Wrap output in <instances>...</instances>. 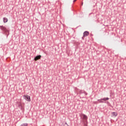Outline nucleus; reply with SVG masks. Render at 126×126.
Returning <instances> with one entry per match:
<instances>
[{
  "instance_id": "5",
  "label": "nucleus",
  "mask_w": 126,
  "mask_h": 126,
  "mask_svg": "<svg viewBox=\"0 0 126 126\" xmlns=\"http://www.w3.org/2000/svg\"><path fill=\"white\" fill-rule=\"evenodd\" d=\"M41 58H42V56H41V55H37L35 57H34V61L35 62H37V61H38L39 60H40Z\"/></svg>"
},
{
  "instance_id": "8",
  "label": "nucleus",
  "mask_w": 126,
  "mask_h": 126,
  "mask_svg": "<svg viewBox=\"0 0 126 126\" xmlns=\"http://www.w3.org/2000/svg\"><path fill=\"white\" fill-rule=\"evenodd\" d=\"M3 22L4 23H6V22H7V21H8V19H7V18H3Z\"/></svg>"
},
{
  "instance_id": "12",
  "label": "nucleus",
  "mask_w": 126,
  "mask_h": 126,
  "mask_svg": "<svg viewBox=\"0 0 126 126\" xmlns=\"http://www.w3.org/2000/svg\"><path fill=\"white\" fill-rule=\"evenodd\" d=\"M94 103V104H97L98 103V102H97V101H95Z\"/></svg>"
},
{
  "instance_id": "1",
  "label": "nucleus",
  "mask_w": 126,
  "mask_h": 126,
  "mask_svg": "<svg viewBox=\"0 0 126 126\" xmlns=\"http://www.w3.org/2000/svg\"><path fill=\"white\" fill-rule=\"evenodd\" d=\"M80 117L82 120L81 122L83 123L84 126H87V120H88V117L84 114H81L80 115Z\"/></svg>"
},
{
  "instance_id": "11",
  "label": "nucleus",
  "mask_w": 126,
  "mask_h": 126,
  "mask_svg": "<svg viewBox=\"0 0 126 126\" xmlns=\"http://www.w3.org/2000/svg\"><path fill=\"white\" fill-rule=\"evenodd\" d=\"M84 94H85V95H88V94L86 92H84Z\"/></svg>"
},
{
  "instance_id": "14",
  "label": "nucleus",
  "mask_w": 126,
  "mask_h": 126,
  "mask_svg": "<svg viewBox=\"0 0 126 126\" xmlns=\"http://www.w3.org/2000/svg\"><path fill=\"white\" fill-rule=\"evenodd\" d=\"M19 106H21V110H22V106L21 105H19Z\"/></svg>"
},
{
  "instance_id": "3",
  "label": "nucleus",
  "mask_w": 126,
  "mask_h": 126,
  "mask_svg": "<svg viewBox=\"0 0 126 126\" xmlns=\"http://www.w3.org/2000/svg\"><path fill=\"white\" fill-rule=\"evenodd\" d=\"M109 97H104L103 98H101L100 99H98L99 103H104V101H107L109 100Z\"/></svg>"
},
{
  "instance_id": "10",
  "label": "nucleus",
  "mask_w": 126,
  "mask_h": 126,
  "mask_svg": "<svg viewBox=\"0 0 126 126\" xmlns=\"http://www.w3.org/2000/svg\"><path fill=\"white\" fill-rule=\"evenodd\" d=\"M20 126H28V124L24 123V124L21 125Z\"/></svg>"
},
{
  "instance_id": "4",
  "label": "nucleus",
  "mask_w": 126,
  "mask_h": 126,
  "mask_svg": "<svg viewBox=\"0 0 126 126\" xmlns=\"http://www.w3.org/2000/svg\"><path fill=\"white\" fill-rule=\"evenodd\" d=\"M24 99H25L26 101H28L29 102H30L31 101V98H30V95H24L23 96Z\"/></svg>"
},
{
  "instance_id": "2",
  "label": "nucleus",
  "mask_w": 126,
  "mask_h": 126,
  "mask_svg": "<svg viewBox=\"0 0 126 126\" xmlns=\"http://www.w3.org/2000/svg\"><path fill=\"white\" fill-rule=\"evenodd\" d=\"M0 29L3 32V34H5V35H9V30L7 29L5 27L3 26H0Z\"/></svg>"
},
{
  "instance_id": "15",
  "label": "nucleus",
  "mask_w": 126,
  "mask_h": 126,
  "mask_svg": "<svg viewBox=\"0 0 126 126\" xmlns=\"http://www.w3.org/2000/svg\"><path fill=\"white\" fill-rule=\"evenodd\" d=\"M91 36H93V34H91Z\"/></svg>"
},
{
  "instance_id": "9",
  "label": "nucleus",
  "mask_w": 126,
  "mask_h": 126,
  "mask_svg": "<svg viewBox=\"0 0 126 126\" xmlns=\"http://www.w3.org/2000/svg\"><path fill=\"white\" fill-rule=\"evenodd\" d=\"M112 114L113 116H115V117H117V116H118V113L117 112H112Z\"/></svg>"
},
{
  "instance_id": "6",
  "label": "nucleus",
  "mask_w": 126,
  "mask_h": 126,
  "mask_svg": "<svg viewBox=\"0 0 126 126\" xmlns=\"http://www.w3.org/2000/svg\"><path fill=\"white\" fill-rule=\"evenodd\" d=\"M89 35V32L85 31L83 33V37H87Z\"/></svg>"
},
{
  "instance_id": "16",
  "label": "nucleus",
  "mask_w": 126,
  "mask_h": 126,
  "mask_svg": "<svg viewBox=\"0 0 126 126\" xmlns=\"http://www.w3.org/2000/svg\"><path fill=\"white\" fill-rule=\"evenodd\" d=\"M83 5V3H82V5Z\"/></svg>"
},
{
  "instance_id": "13",
  "label": "nucleus",
  "mask_w": 126,
  "mask_h": 126,
  "mask_svg": "<svg viewBox=\"0 0 126 126\" xmlns=\"http://www.w3.org/2000/svg\"><path fill=\"white\" fill-rule=\"evenodd\" d=\"M76 0H73V2H75V1H76Z\"/></svg>"
},
{
  "instance_id": "7",
  "label": "nucleus",
  "mask_w": 126,
  "mask_h": 126,
  "mask_svg": "<svg viewBox=\"0 0 126 126\" xmlns=\"http://www.w3.org/2000/svg\"><path fill=\"white\" fill-rule=\"evenodd\" d=\"M79 90V92L80 94H83V93L84 94V92H85V91L84 90Z\"/></svg>"
},
{
  "instance_id": "17",
  "label": "nucleus",
  "mask_w": 126,
  "mask_h": 126,
  "mask_svg": "<svg viewBox=\"0 0 126 126\" xmlns=\"http://www.w3.org/2000/svg\"><path fill=\"white\" fill-rule=\"evenodd\" d=\"M82 39H83V37H82Z\"/></svg>"
}]
</instances>
